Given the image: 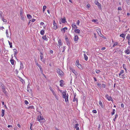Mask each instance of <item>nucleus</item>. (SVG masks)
<instances>
[{"label":"nucleus","instance_id":"f257e3e1","mask_svg":"<svg viewBox=\"0 0 130 130\" xmlns=\"http://www.w3.org/2000/svg\"><path fill=\"white\" fill-rule=\"evenodd\" d=\"M66 91H64L62 93V98H63L64 99L65 102H68V96L69 95L68 94L66 95Z\"/></svg>","mask_w":130,"mask_h":130},{"label":"nucleus","instance_id":"f03ea898","mask_svg":"<svg viewBox=\"0 0 130 130\" xmlns=\"http://www.w3.org/2000/svg\"><path fill=\"white\" fill-rule=\"evenodd\" d=\"M38 121H39L41 123H42L45 121V119L43 117L41 116H38L37 119Z\"/></svg>","mask_w":130,"mask_h":130},{"label":"nucleus","instance_id":"7ed1b4c3","mask_svg":"<svg viewBox=\"0 0 130 130\" xmlns=\"http://www.w3.org/2000/svg\"><path fill=\"white\" fill-rule=\"evenodd\" d=\"M57 73L58 74H59V75L62 76L63 75V73L62 71L61 70H60L59 69H58L57 70Z\"/></svg>","mask_w":130,"mask_h":130},{"label":"nucleus","instance_id":"20e7f679","mask_svg":"<svg viewBox=\"0 0 130 130\" xmlns=\"http://www.w3.org/2000/svg\"><path fill=\"white\" fill-rule=\"evenodd\" d=\"M76 66L78 67V68L80 69L82 68L81 66L79 63L78 61L77 60L76 61Z\"/></svg>","mask_w":130,"mask_h":130},{"label":"nucleus","instance_id":"39448f33","mask_svg":"<svg viewBox=\"0 0 130 130\" xmlns=\"http://www.w3.org/2000/svg\"><path fill=\"white\" fill-rule=\"evenodd\" d=\"M49 89L50 90L52 91V92L53 95L57 99V96L56 95V94L54 91L52 89L51 87H49Z\"/></svg>","mask_w":130,"mask_h":130},{"label":"nucleus","instance_id":"423d86ee","mask_svg":"<svg viewBox=\"0 0 130 130\" xmlns=\"http://www.w3.org/2000/svg\"><path fill=\"white\" fill-rule=\"evenodd\" d=\"M105 97L106 98L108 99V100L109 101H111L112 100V98L110 96H109L108 94H107L105 95Z\"/></svg>","mask_w":130,"mask_h":130},{"label":"nucleus","instance_id":"0eeeda50","mask_svg":"<svg viewBox=\"0 0 130 130\" xmlns=\"http://www.w3.org/2000/svg\"><path fill=\"white\" fill-rule=\"evenodd\" d=\"M70 70L73 72L75 75H76L77 74V72L74 69L72 68H70Z\"/></svg>","mask_w":130,"mask_h":130},{"label":"nucleus","instance_id":"6e6552de","mask_svg":"<svg viewBox=\"0 0 130 130\" xmlns=\"http://www.w3.org/2000/svg\"><path fill=\"white\" fill-rule=\"evenodd\" d=\"M95 4L98 6V7L99 8L101 7V4L99 3L98 1H95Z\"/></svg>","mask_w":130,"mask_h":130},{"label":"nucleus","instance_id":"1a4fd4ad","mask_svg":"<svg viewBox=\"0 0 130 130\" xmlns=\"http://www.w3.org/2000/svg\"><path fill=\"white\" fill-rule=\"evenodd\" d=\"M68 29V28L67 27H64V28H62L61 30V31L63 33H64L66 31V30H67Z\"/></svg>","mask_w":130,"mask_h":130},{"label":"nucleus","instance_id":"9d476101","mask_svg":"<svg viewBox=\"0 0 130 130\" xmlns=\"http://www.w3.org/2000/svg\"><path fill=\"white\" fill-rule=\"evenodd\" d=\"M0 87H1L2 89V90L5 88V87L4 86V85L2 84V83L0 82Z\"/></svg>","mask_w":130,"mask_h":130},{"label":"nucleus","instance_id":"9b49d317","mask_svg":"<svg viewBox=\"0 0 130 130\" xmlns=\"http://www.w3.org/2000/svg\"><path fill=\"white\" fill-rule=\"evenodd\" d=\"M40 58L41 60V61H42V57H43V54L42 52H40Z\"/></svg>","mask_w":130,"mask_h":130},{"label":"nucleus","instance_id":"f8f14e48","mask_svg":"<svg viewBox=\"0 0 130 130\" xmlns=\"http://www.w3.org/2000/svg\"><path fill=\"white\" fill-rule=\"evenodd\" d=\"M72 27H73V28H74L76 29L77 28V27L76 26L75 23H73L72 24Z\"/></svg>","mask_w":130,"mask_h":130},{"label":"nucleus","instance_id":"ddd939ff","mask_svg":"<svg viewBox=\"0 0 130 130\" xmlns=\"http://www.w3.org/2000/svg\"><path fill=\"white\" fill-rule=\"evenodd\" d=\"M54 26L53 27V28L55 30L56 29L58 28V26H57V24H54Z\"/></svg>","mask_w":130,"mask_h":130},{"label":"nucleus","instance_id":"4468645a","mask_svg":"<svg viewBox=\"0 0 130 130\" xmlns=\"http://www.w3.org/2000/svg\"><path fill=\"white\" fill-rule=\"evenodd\" d=\"M79 124L78 123L76 124L75 125L74 127L76 129V130H79V128L78 127V126H79Z\"/></svg>","mask_w":130,"mask_h":130},{"label":"nucleus","instance_id":"2eb2a0df","mask_svg":"<svg viewBox=\"0 0 130 130\" xmlns=\"http://www.w3.org/2000/svg\"><path fill=\"white\" fill-rule=\"evenodd\" d=\"M130 51L129 49H128V48H127V50L125 51V53H126L127 54H129Z\"/></svg>","mask_w":130,"mask_h":130},{"label":"nucleus","instance_id":"dca6fc26","mask_svg":"<svg viewBox=\"0 0 130 130\" xmlns=\"http://www.w3.org/2000/svg\"><path fill=\"white\" fill-rule=\"evenodd\" d=\"M76 96V95H74V97L73 99V101L74 102V101H76L77 102H78V99L76 98H75Z\"/></svg>","mask_w":130,"mask_h":130},{"label":"nucleus","instance_id":"f3484780","mask_svg":"<svg viewBox=\"0 0 130 130\" xmlns=\"http://www.w3.org/2000/svg\"><path fill=\"white\" fill-rule=\"evenodd\" d=\"M60 86H62L63 85V80H61L60 81Z\"/></svg>","mask_w":130,"mask_h":130},{"label":"nucleus","instance_id":"a211bd4d","mask_svg":"<svg viewBox=\"0 0 130 130\" xmlns=\"http://www.w3.org/2000/svg\"><path fill=\"white\" fill-rule=\"evenodd\" d=\"M78 37L76 35L75 36L74 40L75 41H77L78 39Z\"/></svg>","mask_w":130,"mask_h":130},{"label":"nucleus","instance_id":"6ab92c4d","mask_svg":"<svg viewBox=\"0 0 130 130\" xmlns=\"http://www.w3.org/2000/svg\"><path fill=\"white\" fill-rule=\"evenodd\" d=\"M23 68V64L21 63L20 64V68L19 70H20L21 69H22Z\"/></svg>","mask_w":130,"mask_h":130},{"label":"nucleus","instance_id":"aec40b11","mask_svg":"<svg viewBox=\"0 0 130 130\" xmlns=\"http://www.w3.org/2000/svg\"><path fill=\"white\" fill-rule=\"evenodd\" d=\"M61 21L63 23H65L66 22L65 18H64L61 19Z\"/></svg>","mask_w":130,"mask_h":130},{"label":"nucleus","instance_id":"412c9836","mask_svg":"<svg viewBox=\"0 0 130 130\" xmlns=\"http://www.w3.org/2000/svg\"><path fill=\"white\" fill-rule=\"evenodd\" d=\"M27 18L29 19H31L32 18V17L31 15L29 14H27Z\"/></svg>","mask_w":130,"mask_h":130},{"label":"nucleus","instance_id":"4be33fe9","mask_svg":"<svg viewBox=\"0 0 130 130\" xmlns=\"http://www.w3.org/2000/svg\"><path fill=\"white\" fill-rule=\"evenodd\" d=\"M58 44L59 45H62L61 44V41L60 39H59L58 40Z\"/></svg>","mask_w":130,"mask_h":130},{"label":"nucleus","instance_id":"5701e85b","mask_svg":"<svg viewBox=\"0 0 130 130\" xmlns=\"http://www.w3.org/2000/svg\"><path fill=\"white\" fill-rule=\"evenodd\" d=\"M3 92L5 93V95H7V93L5 90V88L2 90Z\"/></svg>","mask_w":130,"mask_h":130},{"label":"nucleus","instance_id":"b1692460","mask_svg":"<svg viewBox=\"0 0 130 130\" xmlns=\"http://www.w3.org/2000/svg\"><path fill=\"white\" fill-rule=\"evenodd\" d=\"M13 50L14 51V56H15V55H16V54L18 52H17V50L16 49H14Z\"/></svg>","mask_w":130,"mask_h":130},{"label":"nucleus","instance_id":"393cba45","mask_svg":"<svg viewBox=\"0 0 130 130\" xmlns=\"http://www.w3.org/2000/svg\"><path fill=\"white\" fill-rule=\"evenodd\" d=\"M75 32L76 33H78V34H79L80 32V30L78 29H75Z\"/></svg>","mask_w":130,"mask_h":130},{"label":"nucleus","instance_id":"a878e982","mask_svg":"<svg viewBox=\"0 0 130 130\" xmlns=\"http://www.w3.org/2000/svg\"><path fill=\"white\" fill-rule=\"evenodd\" d=\"M2 117H3V116H4V112H5V111H4V110H2Z\"/></svg>","mask_w":130,"mask_h":130},{"label":"nucleus","instance_id":"bb28decb","mask_svg":"<svg viewBox=\"0 0 130 130\" xmlns=\"http://www.w3.org/2000/svg\"><path fill=\"white\" fill-rule=\"evenodd\" d=\"M84 58H85V59L86 60H87L88 59V57L85 54H84Z\"/></svg>","mask_w":130,"mask_h":130},{"label":"nucleus","instance_id":"cd10ccee","mask_svg":"<svg viewBox=\"0 0 130 130\" xmlns=\"http://www.w3.org/2000/svg\"><path fill=\"white\" fill-rule=\"evenodd\" d=\"M97 21H98V20H97L93 19L92 20V22H95L96 24H98V22H97Z\"/></svg>","mask_w":130,"mask_h":130},{"label":"nucleus","instance_id":"c85d7f7f","mask_svg":"<svg viewBox=\"0 0 130 130\" xmlns=\"http://www.w3.org/2000/svg\"><path fill=\"white\" fill-rule=\"evenodd\" d=\"M120 36L122 37L123 38H124L125 37V35L124 34H121L120 35Z\"/></svg>","mask_w":130,"mask_h":130},{"label":"nucleus","instance_id":"c756f323","mask_svg":"<svg viewBox=\"0 0 130 130\" xmlns=\"http://www.w3.org/2000/svg\"><path fill=\"white\" fill-rule=\"evenodd\" d=\"M35 62H36V65L38 66V67H40L41 66L39 64H38L37 62L36 61V60L35 59Z\"/></svg>","mask_w":130,"mask_h":130},{"label":"nucleus","instance_id":"7c9ffc66","mask_svg":"<svg viewBox=\"0 0 130 130\" xmlns=\"http://www.w3.org/2000/svg\"><path fill=\"white\" fill-rule=\"evenodd\" d=\"M124 71L123 70H121L120 73L119 74V76L120 77L121 75V74L122 73H124Z\"/></svg>","mask_w":130,"mask_h":130},{"label":"nucleus","instance_id":"2f4dec72","mask_svg":"<svg viewBox=\"0 0 130 130\" xmlns=\"http://www.w3.org/2000/svg\"><path fill=\"white\" fill-rule=\"evenodd\" d=\"M23 10L22 9H21L20 10V16L23 15L22 13H23Z\"/></svg>","mask_w":130,"mask_h":130},{"label":"nucleus","instance_id":"473e14b6","mask_svg":"<svg viewBox=\"0 0 130 130\" xmlns=\"http://www.w3.org/2000/svg\"><path fill=\"white\" fill-rule=\"evenodd\" d=\"M44 33V30H42L40 31V34L41 35H43Z\"/></svg>","mask_w":130,"mask_h":130},{"label":"nucleus","instance_id":"72a5a7b5","mask_svg":"<svg viewBox=\"0 0 130 130\" xmlns=\"http://www.w3.org/2000/svg\"><path fill=\"white\" fill-rule=\"evenodd\" d=\"M99 104L100 106H101L102 107H103V105L101 101H100L99 102Z\"/></svg>","mask_w":130,"mask_h":130},{"label":"nucleus","instance_id":"f704fd0d","mask_svg":"<svg viewBox=\"0 0 130 130\" xmlns=\"http://www.w3.org/2000/svg\"><path fill=\"white\" fill-rule=\"evenodd\" d=\"M6 35H7V37H9V35H8V30L7 29L6 30Z\"/></svg>","mask_w":130,"mask_h":130},{"label":"nucleus","instance_id":"c9c22d12","mask_svg":"<svg viewBox=\"0 0 130 130\" xmlns=\"http://www.w3.org/2000/svg\"><path fill=\"white\" fill-rule=\"evenodd\" d=\"M116 110L115 109H113V112H112L111 114L112 115H114L115 113V112Z\"/></svg>","mask_w":130,"mask_h":130},{"label":"nucleus","instance_id":"e433bc0d","mask_svg":"<svg viewBox=\"0 0 130 130\" xmlns=\"http://www.w3.org/2000/svg\"><path fill=\"white\" fill-rule=\"evenodd\" d=\"M118 115H115V118H114L113 119V120L114 121H115L116 119L118 117Z\"/></svg>","mask_w":130,"mask_h":130},{"label":"nucleus","instance_id":"4c0bfd02","mask_svg":"<svg viewBox=\"0 0 130 130\" xmlns=\"http://www.w3.org/2000/svg\"><path fill=\"white\" fill-rule=\"evenodd\" d=\"M10 62L11 63V64L12 65H13L14 64V61L13 60H10Z\"/></svg>","mask_w":130,"mask_h":130},{"label":"nucleus","instance_id":"58836bf2","mask_svg":"<svg viewBox=\"0 0 130 130\" xmlns=\"http://www.w3.org/2000/svg\"><path fill=\"white\" fill-rule=\"evenodd\" d=\"M126 38L128 39H128H130V36L129 35H128L126 37Z\"/></svg>","mask_w":130,"mask_h":130},{"label":"nucleus","instance_id":"ea45409f","mask_svg":"<svg viewBox=\"0 0 130 130\" xmlns=\"http://www.w3.org/2000/svg\"><path fill=\"white\" fill-rule=\"evenodd\" d=\"M42 38L43 39H44V40H46V39H47L46 37V35H44L43 36V37H42Z\"/></svg>","mask_w":130,"mask_h":130},{"label":"nucleus","instance_id":"a19ab883","mask_svg":"<svg viewBox=\"0 0 130 130\" xmlns=\"http://www.w3.org/2000/svg\"><path fill=\"white\" fill-rule=\"evenodd\" d=\"M2 20H3V21L4 22H7V20H6L4 19L3 18V17H2Z\"/></svg>","mask_w":130,"mask_h":130},{"label":"nucleus","instance_id":"79ce46f5","mask_svg":"<svg viewBox=\"0 0 130 130\" xmlns=\"http://www.w3.org/2000/svg\"><path fill=\"white\" fill-rule=\"evenodd\" d=\"M46 8V6H43V12L44 11L45 9Z\"/></svg>","mask_w":130,"mask_h":130},{"label":"nucleus","instance_id":"37998d69","mask_svg":"<svg viewBox=\"0 0 130 130\" xmlns=\"http://www.w3.org/2000/svg\"><path fill=\"white\" fill-rule=\"evenodd\" d=\"M21 17V19L23 20H24L25 19V18H24L23 16V15H21L20 16Z\"/></svg>","mask_w":130,"mask_h":130},{"label":"nucleus","instance_id":"c03bdc74","mask_svg":"<svg viewBox=\"0 0 130 130\" xmlns=\"http://www.w3.org/2000/svg\"><path fill=\"white\" fill-rule=\"evenodd\" d=\"M97 31L98 33V34H99L98 32H101V29H97Z\"/></svg>","mask_w":130,"mask_h":130},{"label":"nucleus","instance_id":"a18cd8bd","mask_svg":"<svg viewBox=\"0 0 130 130\" xmlns=\"http://www.w3.org/2000/svg\"><path fill=\"white\" fill-rule=\"evenodd\" d=\"M117 43L116 42L113 45V47H114L116 45H117Z\"/></svg>","mask_w":130,"mask_h":130},{"label":"nucleus","instance_id":"49530a36","mask_svg":"<svg viewBox=\"0 0 130 130\" xmlns=\"http://www.w3.org/2000/svg\"><path fill=\"white\" fill-rule=\"evenodd\" d=\"M25 103L27 105V104H28V102L26 100H25Z\"/></svg>","mask_w":130,"mask_h":130},{"label":"nucleus","instance_id":"de8ad7c7","mask_svg":"<svg viewBox=\"0 0 130 130\" xmlns=\"http://www.w3.org/2000/svg\"><path fill=\"white\" fill-rule=\"evenodd\" d=\"M102 87L103 88H105L106 87V85L105 84H102Z\"/></svg>","mask_w":130,"mask_h":130},{"label":"nucleus","instance_id":"09e8293b","mask_svg":"<svg viewBox=\"0 0 130 130\" xmlns=\"http://www.w3.org/2000/svg\"><path fill=\"white\" fill-rule=\"evenodd\" d=\"M33 108H34V106H29L28 107V109H29V108L32 109Z\"/></svg>","mask_w":130,"mask_h":130},{"label":"nucleus","instance_id":"8fccbe9b","mask_svg":"<svg viewBox=\"0 0 130 130\" xmlns=\"http://www.w3.org/2000/svg\"><path fill=\"white\" fill-rule=\"evenodd\" d=\"M125 64H123V68H124L125 70H126V67H125Z\"/></svg>","mask_w":130,"mask_h":130},{"label":"nucleus","instance_id":"3c124183","mask_svg":"<svg viewBox=\"0 0 130 130\" xmlns=\"http://www.w3.org/2000/svg\"><path fill=\"white\" fill-rule=\"evenodd\" d=\"M98 86V87H101V85L100 84H97Z\"/></svg>","mask_w":130,"mask_h":130},{"label":"nucleus","instance_id":"603ef678","mask_svg":"<svg viewBox=\"0 0 130 130\" xmlns=\"http://www.w3.org/2000/svg\"><path fill=\"white\" fill-rule=\"evenodd\" d=\"M66 41H67V42H69V39L67 37H66L65 38Z\"/></svg>","mask_w":130,"mask_h":130},{"label":"nucleus","instance_id":"864d4df0","mask_svg":"<svg viewBox=\"0 0 130 130\" xmlns=\"http://www.w3.org/2000/svg\"><path fill=\"white\" fill-rule=\"evenodd\" d=\"M127 4L128 5H129V2L128 0H125Z\"/></svg>","mask_w":130,"mask_h":130},{"label":"nucleus","instance_id":"5fc2aeb1","mask_svg":"<svg viewBox=\"0 0 130 130\" xmlns=\"http://www.w3.org/2000/svg\"><path fill=\"white\" fill-rule=\"evenodd\" d=\"M79 23H80L79 21V20H78L77 21V24L78 25H79Z\"/></svg>","mask_w":130,"mask_h":130},{"label":"nucleus","instance_id":"6e6d98bb","mask_svg":"<svg viewBox=\"0 0 130 130\" xmlns=\"http://www.w3.org/2000/svg\"><path fill=\"white\" fill-rule=\"evenodd\" d=\"M10 45V48H12V43H9V44Z\"/></svg>","mask_w":130,"mask_h":130},{"label":"nucleus","instance_id":"4d7b16f0","mask_svg":"<svg viewBox=\"0 0 130 130\" xmlns=\"http://www.w3.org/2000/svg\"><path fill=\"white\" fill-rule=\"evenodd\" d=\"M92 112L93 113H96L97 112L96 110H93L92 111Z\"/></svg>","mask_w":130,"mask_h":130},{"label":"nucleus","instance_id":"13d9d810","mask_svg":"<svg viewBox=\"0 0 130 130\" xmlns=\"http://www.w3.org/2000/svg\"><path fill=\"white\" fill-rule=\"evenodd\" d=\"M39 69H40V71L41 72H42V73L43 72V71L42 70V68L41 67V66L40 67H39Z\"/></svg>","mask_w":130,"mask_h":130},{"label":"nucleus","instance_id":"bf43d9fd","mask_svg":"<svg viewBox=\"0 0 130 130\" xmlns=\"http://www.w3.org/2000/svg\"><path fill=\"white\" fill-rule=\"evenodd\" d=\"M66 48V46H63V50L62 51V53H63L64 51V50H65V48Z\"/></svg>","mask_w":130,"mask_h":130},{"label":"nucleus","instance_id":"052dcab7","mask_svg":"<svg viewBox=\"0 0 130 130\" xmlns=\"http://www.w3.org/2000/svg\"><path fill=\"white\" fill-rule=\"evenodd\" d=\"M122 77H120L122 78H125V75H124V74H123V75H122Z\"/></svg>","mask_w":130,"mask_h":130},{"label":"nucleus","instance_id":"680f3d73","mask_svg":"<svg viewBox=\"0 0 130 130\" xmlns=\"http://www.w3.org/2000/svg\"><path fill=\"white\" fill-rule=\"evenodd\" d=\"M2 12L1 11H0V17H1V18L3 17L2 15Z\"/></svg>","mask_w":130,"mask_h":130},{"label":"nucleus","instance_id":"e2e57ef3","mask_svg":"<svg viewBox=\"0 0 130 130\" xmlns=\"http://www.w3.org/2000/svg\"><path fill=\"white\" fill-rule=\"evenodd\" d=\"M100 72V71L99 70H97L96 71V72L97 73H99Z\"/></svg>","mask_w":130,"mask_h":130},{"label":"nucleus","instance_id":"0e129e2a","mask_svg":"<svg viewBox=\"0 0 130 130\" xmlns=\"http://www.w3.org/2000/svg\"><path fill=\"white\" fill-rule=\"evenodd\" d=\"M87 7L88 8H89L90 7V5L89 4H87Z\"/></svg>","mask_w":130,"mask_h":130},{"label":"nucleus","instance_id":"69168bd1","mask_svg":"<svg viewBox=\"0 0 130 130\" xmlns=\"http://www.w3.org/2000/svg\"><path fill=\"white\" fill-rule=\"evenodd\" d=\"M118 10H122L121 8V7H119L118 8Z\"/></svg>","mask_w":130,"mask_h":130},{"label":"nucleus","instance_id":"338daca9","mask_svg":"<svg viewBox=\"0 0 130 130\" xmlns=\"http://www.w3.org/2000/svg\"><path fill=\"white\" fill-rule=\"evenodd\" d=\"M44 24V23L42 22H41L40 23V24L41 25H43Z\"/></svg>","mask_w":130,"mask_h":130},{"label":"nucleus","instance_id":"774afa93","mask_svg":"<svg viewBox=\"0 0 130 130\" xmlns=\"http://www.w3.org/2000/svg\"><path fill=\"white\" fill-rule=\"evenodd\" d=\"M128 45H130V39H128Z\"/></svg>","mask_w":130,"mask_h":130}]
</instances>
